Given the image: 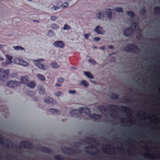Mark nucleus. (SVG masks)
<instances>
[{"label": "nucleus", "mask_w": 160, "mask_h": 160, "mask_svg": "<svg viewBox=\"0 0 160 160\" xmlns=\"http://www.w3.org/2000/svg\"><path fill=\"white\" fill-rule=\"evenodd\" d=\"M107 108L110 110L112 112L110 113V116L111 117L115 118L118 117V115L117 110L119 109L118 107L116 105L110 104L108 105V107L105 106H99L98 108L101 110H103L104 112L107 111Z\"/></svg>", "instance_id": "nucleus-1"}, {"label": "nucleus", "mask_w": 160, "mask_h": 160, "mask_svg": "<svg viewBox=\"0 0 160 160\" xmlns=\"http://www.w3.org/2000/svg\"><path fill=\"white\" fill-rule=\"evenodd\" d=\"M124 50L127 52H132L134 53L140 51L139 48L136 45L133 44H129L125 46Z\"/></svg>", "instance_id": "nucleus-2"}, {"label": "nucleus", "mask_w": 160, "mask_h": 160, "mask_svg": "<svg viewBox=\"0 0 160 160\" xmlns=\"http://www.w3.org/2000/svg\"><path fill=\"white\" fill-rule=\"evenodd\" d=\"M9 70L7 69L3 70L2 69H0V80L5 81L7 80L9 73Z\"/></svg>", "instance_id": "nucleus-3"}, {"label": "nucleus", "mask_w": 160, "mask_h": 160, "mask_svg": "<svg viewBox=\"0 0 160 160\" xmlns=\"http://www.w3.org/2000/svg\"><path fill=\"white\" fill-rule=\"evenodd\" d=\"M95 148L94 145H92L85 147V152H86L87 153L91 155H95L97 154L100 152L99 151L98 148H96V149L97 150L95 151V152H92L88 150L89 149H92L93 148Z\"/></svg>", "instance_id": "nucleus-4"}, {"label": "nucleus", "mask_w": 160, "mask_h": 160, "mask_svg": "<svg viewBox=\"0 0 160 160\" xmlns=\"http://www.w3.org/2000/svg\"><path fill=\"white\" fill-rule=\"evenodd\" d=\"M20 146L23 148L27 149H32L33 148L32 144L28 142L22 141L21 142Z\"/></svg>", "instance_id": "nucleus-5"}, {"label": "nucleus", "mask_w": 160, "mask_h": 160, "mask_svg": "<svg viewBox=\"0 0 160 160\" xmlns=\"http://www.w3.org/2000/svg\"><path fill=\"white\" fill-rule=\"evenodd\" d=\"M20 83V82L18 81H10L6 83V86L7 87H10L11 88H14L19 86Z\"/></svg>", "instance_id": "nucleus-6"}, {"label": "nucleus", "mask_w": 160, "mask_h": 160, "mask_svg": "<svg viewBox=\"0 0 160 160\" xmlns=\"http://www.w3.org/2000/svg\"><path fill=\"white\" fill-rule=\"evenodd\" d=\"M133 33V30L132 27L127 28L124 30V34L127 37L131 36Z\"/></svg>", "instance_id": "nucleus-7"}, {"label": "nucleus", "mask_w": 160, "mask_h": 160, "mask_svg": "<svg viewBox=\"0 0 160 160\" xmlns=\"http://www.w3.org/2000/svg\"><path fill=\"white\" fill-rule=\"evenodd\" d=\"M43 59H41L39 60H35V63L38 67L40 69L45 70L47 69V67L44 66L41 62V61H43Z\"/></svg>", "instance_id": "nucleus-8"}, {"label": "nucleus", "mask_w": 160, "mask_h": 160, "mask_svg": "<svg viewBox=\"0 0 160 160\" xmlns=\"http://www.w3.org/2000/svg\"><path fill=\"white\" fill-rule=\"evenodd\" d=\"M70 114L72 117H78L80 116L81 114L80 108L79 110L74 109L72 111Z\"/></svg>", "instance_id": "nucleus-9"}, {"label": "nucleus", "mask_w": 160, "mask_h": 160, "mask_svg": "<svg viewBox=\"0 0 160 160\" xmlns=\"http://www.w3.org/2000/svg\"><path fill=\"white\" fill-rule=\"evenodd\" d=\"M53 45L56 47L61 48H63L65 46L64 43L62 41H56L53 43Z\"/></svg>", "instance_id": "nucleus-10"}, {"label": "nucleus", "mask_w": 160, "mask_h": 160, "mask_svg": "<svg viewBox=\"0 0 160 160\" xmlns=\"http://www.w3.org/2000/svg\"><path fill=\"white\" fill-rule=\"evenodd\" d=\"M104 146L107 147H108L109 148V149H111V148H110V147H111V148H112V149H111V150L110 151H107V149L106 148H103L102 149V150L103 152H104L105 153H107L108 154H111V153H110L111 151L113 153H114L115 152L114 151V148H113V146H111L110 145H104Z\"/></svg>", "instance_id": "nucleus-11"}, {"label": "nucleus", "mask_w": 160, "mask_h": 160, "mask_svg": "<svg viewBox=\"0 0 160 160\" xmlns=\"http://www.w3.org/2000/svg\"><path fill=\"white\" fill-rule=\"evenodd\" d=\"M44 101L45 103L48 104H56V101L50 98L44 99Z\"/></svg>", "instance_id": "nucleus-12"}, {"label": "nucleus", "mask_w": 160, "mask_h": 160, "mask_svg": "<svg viewBox=\"0 0 160 160\" xmlns=\"http://www.w3.org/2000/svg\"><path fill=\"white\" fill-rule=\"evenodd\" d=\"M80 110L81 114L82 113H84L88 116H89V114H91L90 113V111L89 109L87 108L84 107L80 108Z\"/></svg>", "instance_id": "nucleus-13"}, {"label": "nucleus", "mask_w": 160, "mask_h": 160, "mask_svg": "<svg viewBox=\"0 0 160 160\" xmlns=\"http://www.w3.org/2000/svg\"><path fill=\"white\" fill-rule=\"evenodd\" d=\"M120 108L122 111L126 112V114L127 116H131L130 114H128V112H126L127 111H128V112H131V111L128 107L125 106H121Z\"/></svg>", "instance_id": "nucleus-14"}, {"label": "nucleus", "mask_w": 160, "mask_h": 160, "mask_svg": "<svg viewBox=\"0 0 160 160\" xmlns=\"http://www.w3.org/2000/svg\"><path fill=\"white\" fill-rule=\"evenodd\" d=\"M90 118H93L96 120L100 119L101 118V115L97 114H92L89 115Z\"/></svg>", "instance_id": "nucleus-15"}, {"label": "nucleus", "mask_w": 160, "mask_h": 160, "mask_svg": "<svg viewBox=\"0 0 160 160\" xmlns=\"http://www.w3.org/2000/svg\"><path fill=\"white\" fill-rule=\"evenodd\" d=\"M112 10L111 9H108L106 10V12L107 13V15L108 18L110 19L111 20L112 16Z\"/></svg>", "instance_id": "nucleus-16"}, {"label": "nucleus", "mask_w": 160, "mask_h": 160, "mask_svg": "<svg viewBox=\"0 0 160 160\" xmlns=\"http://www.w3.org/2000/svg\"><path fill=\"white\" fill-rule=\"evenodd\" d=\"M28 76L26 75L21 78V83L26 84L28 83Z\"/></svg>", "instance_id": "nucleus-17"}, {"label": "nucleus", "mask_w": 160, "mask_h": 160, "mask_svg": "<svg viewBox=\"0 0 160 160\" xmlns=\"http://www.w3.org/2000/svg\"><path fill=\"white\" fill-rule=\"evenodd\" d=\"M41 151L45 153H50L51 152V150L48 148L46 147H42L41 148Z\"/></svg>", "instance_id": "nucleus-18"}, {"label": "nucleus", "mask_w": 160, "mask_h": 160, "mask_svg": "<svg viewBox=\"0 0 160 160\" xmlns=\"http://www.w3.org/2000/svg\"><path fill=\"white\" fill-rule=\"evenodd\" d=\"M6 57L7 60L5 62V65H8L12 63V57L9 55H6Z\"/></svg>", "instance_id": "nucleus-19"}, {"label": "nucleus", "mask_w": 160, "mask_h": 160, "mask_svg": "<svg viewBox=\"0 0 160 160\" xmlns=\"http://www.w3.org/2000/svg\"><path fill=\"white\" fill-rule=\"evenodd\" d=\"M87 140L88 142H94L96 143V144H95L96 146H98V141L97 140L94 138L93 137H88L86 139Z\"/></svg>", "instance_id": "nucleus-20"}, {"label": "nucleus", "mask_w": 160, "mask_h": 160, "mask_svg": "<svg viewBox=\"0 0 160 160\" xmlns=\"http://www.w3.org/2000/svg\"><path fill=\"white\" fill-rule=\"evenodd\" d=\"M95 31L97 33L102 34V28L99 26H97L95 29Z\"/></svg>", "instance_id": "nucleus-21"}, {"label": "nucleus", "mask_w": 160, "mask_h": 160, "mask_svg": "<svg viewBox=\"0 0 160 160\" xmlns=\"http://www.w3.org/2000/svg\"><path fill=\"white\" fill-rule=\"evenodd\" d=\"M49 111L52 113V114L57 113L58 114H60L61 113V112L59 110L55 109L53 108H51L49 109Z\"/></svg>", "instance_id": "nucleus-22"}, {"label": "nucleus", "mask_w": 160, "mask_h": 160, "mask_svg": "<svg viewBox=\"0 0 160 160\" xmlns=\"http://www.w3.org/2000/svg\"><path fill=\"white\" fill-rule=\"evenodd\" d=\"M27 84L28 86L32 88H34L36 85L35 82L34 81L30 82Z\"/></svg>", "instance_id": "nucleus-23"}, {"label": "nucleus", "mask_w": 160, "mask_h": 160, "mask_svg": "<svg viewBox=\"0 0 160 160\" xmlns=\"http://www.w3.org/2000/svg\"><path fill=\"white\" fill-rule=\"evenodd\" d=\"M154 13L157 15L160 14V7H156L153 9Z\"/></svg>", "instance_id": "nucleus-24"}, {"label": "nucleus", "mask_w": 160, "mask_h": 160, "mask_svg": "<svg viewBox=\"0 0 160 160\" xmlns=\"http://www.w3.org/2000/svg\"><path fill=\"white\" fill-rule=\"evenodd\" d=\"M64 149H65V151H71L73 153H77V151L75 149H74L71 148H68V147H64Z\"/></svg>", "instance_id": "nucleus-25"}, {"label": "nucleus", "mask_w": 160, "mask_h": 160, "mask_svg": "<svg viewBox=\"0 0 160 160\" xmlns=\"http://www.w3.org/2000/svg\"><path fill=\"white\" fill-rule=\"evenodd\" d=\"M84 74L86 76L89 78L91 79L94 78L93 76L88 72L85 71L84 72Z\"/></svg>", "instance_id": "nucleus-26"}, {"label": "nucleus", "mask_w": 160, "mask_h": 160, "mask_svg": "<svg viewBox=\"0 0 160 160\" xmlns=\"http://www.w3.org/2000/svg\"><path fill=\"white\" fill-rule=\"evenodd\" d=\"M22 60V59L20 58H16L14 59L13 62L16 64L20 65Z\"/></svg>", "instance_id": "nucleus-27"}, {"label": "nucleus", "mask_w": 160, "mask_h": 160, "mask_svg": "<svg viewBox=\"0 0 160 160\" xmlns=\"http://www.w3.org/2000/svg\"><path fill=\"white\" fill-rule=\"evenodd\" d=\"M97 16L99 19H103L104 17V13L99 12L97 14Z\"/></svg>", "instance_id": "nucleus-28"}, {"label": "nucleus", "mask_w": 160, "mask_h": 160, "mask_svg": "<svg viewBox=\"0 0 160 160\" xmlns=\"http://www.w3.org/2000/svg\"><path fill=\"white\" fill-rule=\"evenodd\" d=\"M127 13L128 15L132 18H133L135 17L134 13L132 11H128Z\"/></svg>", "instance_id": "nucleus-29"}, {"label": "nucleus", "mask_w": 160, "mask_h": 160, "mask_svg": "<svg viewBox=\"0 0 160 160\" xmlns=\"http://www.w3.org/2000/svg\"><path fill=\"white\" fill-rule=\"evenodd\" d=\"M36 76L42 81H44L45 79L44 76L41 74H38L36 75Z\"/></svg>", "instance_id": "nucleus-30"}, {"label": "nucleus", "mask_w": 160, "mask_h": 160, "mask_svg": "<svg viewBox=\"0 0 160 160\" xmlns=\"http://www.w3.org/2000/svg\"><path fill=\"white\" fill-rule=\"evenodd\" d=\"M13 47L15 50H25V49L23 48L20 46H13Z\"/></svg>", "instance_id": "nucleus-31"}, {"label": "nucleus", "mask_w": 160, "mask_h": 160, "mask_svg": "<svg viewBox=\"0 0 160 160\" xmlns=\"http://www.w3.org/2000/svg\"><path fill=\"white\" fill-rule=\"evenodd\" d=\"M81 84L86 87H88L89 85V84L87 82L84 80H82L81 82Z\"/></svg>", "instance_id": "nucleus-32"}, {"label": "nucleus", "mask_w": 160, "mask_h": 160, "mask_svg": "<svg viewBox=\"0 0 160 160\" xmlns=\"http://www.w3.org/2000/svg\"><path fill=\"white\" fill-rule=\"evenodd\" d=\"M139 13L140 15L142 16H144L146 13V10L144 8L142 9L139 11Z\"/></svg>", "instance_id": "nucleus-33"}, {"label": "nucleus", "mask_w": 160, "mask_h": 160, "mask_svg": "<svg viewBox=\"0 0 160 160\" xmlns=\"http://www.w3.org/2000/svg\"><path fill=\"white\" fill-rule=\"evenodd\" d=\"M110 98L112 99H117L118 98V96L115 93L112 94L111 95Z\"/></svg>", "instance_id": "nucleus-34"}, {"label": "nucleus", "mask_w": 160, "mask_h": 160, "mask_svg": "<svg viewBox=\"0 0 160 160\" xmlns=\"http://www.w3.org/2000/svg\"><path fill=\"white\" fill-rule=\"evenodd\" d=\"M51 66L53 68H57L59 67V65L56 62H54L52 63L51 64Z\"/></svg>", "instance_id": "nucleus-35"}, {"label": "nucleus", "mask_w": 160, "mask_h": 160, "mask_svg": "<svg viewBox=\"0 0 160 160\" xmlns=\"http://www.w3.org/2000/svg\"><path fill=\"white\" fill-rule=\"evenodd\" d=\"M54 158L57 160H63V158L59 155H56L54 157Z\"/></svg>", "instance_id": "nucleus-36"}, {"label": "nucleus", "mask_w": 160, "mask_h": 160, "mask_svg": "<svg viewBox=\"0 0 160 160\" xmlns=\"http://www.w3.org/2000/svg\"><path fill=\"white\" fill-rule=\"evenodd\" d=\"M20 65H22L24 66H26L28 65V63L27 62L23 60L22 59Z\"/></svg>", "instance_id": "nucleus-37"}, {"label": "nucleus", "mask_w": 160, "mask_h": 160, "mask_svg": "<svg viewBox=\"0 0 160 160\" xmlns=\"http://www.w3.org/2000/svg\"><path fill=\"white\" fill-rule=\"evenodd\" d=\"M116 11L119 12H123V10L122 8L120 7H117L115 8Z\"/></svg>", "instance_id": "nucleus-38"}, {"label": "nucleus", "mask_w": 160, "mask_h": 160, "mask_svg": "<svg viewBox=\"0 0 160 160\" xmlns=\"http://www.w3.org/2000/svg\"><path fill=\"white\" fill-rule=\"evenodd\" d=\"M39 92L40 94H43L45 92V89L43 88H41L39 89Z\"/></svg>", "instance_id": "nucleus-39"}, {"label": "nucleus", "mask_w": 160, "mask_h": 160, "mask_svg": "<svg viewBox=\"0 0 160 160\" xmlns=\"http://www.w3.org/2000/svg\"><path fill=\"white\" fill-rule=\"evenodd\" d=\"M63 29L64 30H69L71 29V28L70 26L68 25L67 24H66L64 25V27L63 28Z\"/></svg>", "instance_id": "nucleus-40"}, {"label": "nucleus", "mask_w": 160, "mask_h": 160, "mask_svg": "<svg viewBox=\"0 0 160 160\" xmlns=\"http://www.w3.org/2000/svg\"><path fill=\"white\" fill-rule=\"evenodd\" d=\"M47 35L50 37H52L54 35L53 32L51 30H49L48 31Z\"/></svg>", "instance_id": "nucleus-41"}, {"label": "nucleus", "mask_w": 160, "mask_h": 160, "mask_svg": "<svg viewBox=\"0 0 160 160\" xmlns=\"http://www.w3.org/2000/svg\"><path fill=\"white\" fill-rule=\"evenodd\" d=\"M51 27L53 29H57L59 28L58 26L56 24H52Z\"/></svg>", "instance_id": "nucleus-42"}, {"label": "nucleus", "mask_w": 160, "mask_h": 160, "mask_svg": "<svg viewBox=\"0 0 160 160\" xmlns=\"http://www.w3.org/2000/svg\"><path fill=\"white\" fill-rule=\"evenodd\" d=\"M88 62H89L92 63L93 65H95L97 63V62L95 61L92 59H89Z\"/></svg>", "instance_id": "nucleus-43"}, {"label": "nucleus", "mask_w": 160, "mask_h": 160, "mask_svg": "<svg viewBox=\"0 0 160 160\" xmlns=\"http://www.w3.org/2000/svg\"><path fill=\"white\" fill-rule=\"evenodd\" d=\"M68 6V4L67 2H64L62 4L61 6L62 8H65L67 7Z\"/></svg>", "instance_id": "nucleus-44"}, {"label": "nucleus", "mask_w": 160, "mask_h": 160, "mask_svg": "<svg viewBox=\"0 0 160 160\" xmlns=\"http://www.w3.org/2000/svg\"><path fill=\"white\" fill-rule=\"evenodd\" d=\"M136 37L137 38L141 39L142 38V35L141 33H138Z\"/></svg>", "instance_id": "nucleus-45"}, {"label": "nucleus", "mask_w": 160, "mask_h": 160, "mask_svg": "<svg viewBox=\"0 0 160 160\" xmlns=\"http://www.w3.org/2000/svg\"><path fill=\"white\" fill-rule=\"evenodd\" d=\"M28 94L30 96H32L34 95V93L32 91H29L28 92Z\"/></svg>", "instance_id": "nucleus-46"}, {"label": "nucleus", "mask_w": 160, "mask_h": 160, "mask_svg": "<svg viewBox=\"0 0 160 160\" xmlns=\"http://www.w3.org/2000/svg\"><path fill=\"white\" fill-rule=\"evenodd\" d=\"M62 93L60 91H58L55 93V95L57 96H59L61 95Z\"/></svg>", "instance_id": "nucleus-47"}, {"label": "nucleus", "mask_w": 160, "mask_h": 160, "mask_svg": "<svg viewBox=\"0 0 160 160\" xmlns=\"http://www.w3.org/2000/svg\"><path fill=\"white\" fill-rule=\"evenodd\" d=\"M132 26L135 28H136V27L138 26V24L137 22H133L132 23Z\"/></svg>", "instance_id": "nucleus-48"}, {"label": "nucleus", "mask_w": 160, "mask_h": 160, "mask_svg": "<svg viewBox=\"0 0 160 160\" xmlns=\"http://www.w3.org/2000/svg\"><path fill=\"white\" fill-rule=\"evenodd\" d=\"M59 8L58 7H56V6H53L52 8V10H56L59 9Z\"/></svg>", "instance_id": "nucleus-49"}, {"label": "nucleus", "mask_w": 160, "mask_h": 160, "mask_svg": "<svg viewBox=\"0 0 160 160\" xmlns=\"http://www.w3.org/2000/svg\"><path fill=\"white\" fill-rule=\"evenodd\" d=\"M69 92L70 93H72L73 94H75L76 93V92L75 90H70L69 91Z\"/></svg>", "instance_id": "nucleus-50"}, {"label": "nucleus", "mask_w": 160, "mask_h": 160, "mask_svg": "<svg viewBox=\"0 0 160 160\" xmlns=\"http://www.w3.org/2000/svg\"><path fill=\"white\" fill-rule=\"evenodd\" d=\"M57 17L55 16H53L51 17V20L54 21L57 19Z\"/></svg>", "instance_id": "nucleus-51"}, {"label": "nucleus", "mask_w": 160, "mask_h": 160, "mask_svg": "<svg viewBox=\"0 0 160 160\" xmlns=\"http://www.w3.org/2000/svg\"><path fill=\"white\" fill-rule=\"evenodd\" d=\"M94 39L95 41H98L100 40V38L99 37H96L94 38Z\"/></svg>", "instance_id": "nucleus-52"}, {"label": "nucleus", "mask_w": 160, "mask_h": 160, "mask_svg": "<svg viewBox=\"0 0 160 160\" xmlns=\"http://www.w3.org/2000/svg\"><path fill=\"white\" fill-rule=\"evenodd\" d=\"M64 81V79L63 78H60L58 80V81L59 82H62Z\"/></svg>", "instance_id": "nucleus-53"}, {"label": "nucleus", "mask_w": 160, "mask_h": 160, "mask_svg": "<svg viewBox=\"0 0 160 160\" xmlns=\"http://www.w3.org/2000/svg\"><path fill=\"white\" fill-rule=\"evenodd\" d=\"M125 100L127 102H130L131 101V99L129 98H127L125 99Z\"/></svg>", "instance_id": "nucleus-54"}, {"label": "nucleus", "mask_w": 160, "mask_h": 160, "mask_svg": "<svg viewBox=\"0 0 160 160\" xmlns=\"http://www.w3.org/2000/svg\"><path fill=\"white\" fill-rule=\"evenodd\" d=\"M89 36V35L88 34H86L85 35V38L87 39H88Z\"/></svg>", "instance_id": "nucleus-55"}, {"label": "nucleus", "mask_w": 160, "mask_h": 160, "mask_svg": "<svg viewBox=\"0 0 160 160\" xmlns=\"http://www.w3.org/2000/svg\"><path fill=\"white\" fill-rule=\"evenodd\" d=\"M3 139L2 137L0 138V143H3Z\"/></svg>", "instance_id": "nucleus-56"}, {"label": "nucleus", "mask_w": 160, "mask_h": 160, "mask_svg": "<svg viewBox=\"0 0 160 160\" xmlns=\"http://www.w3.org/2000/svg\"><path fill=\"white\" fill-rule=\"evenodd\" d=\"M108 48L110 49H114V47L112 45H109L108 47Z\"/></svg>", "instance_id": "nucleus-57"}, {"label": "nucleus", "mask_w": 160, "mask_h": 160, "mask_svg": "<svg viewBox=\"0 0 160 160\" xmlns=\"http://www.w3.org/2000/svg\"><path fill=\"white\" fill-rule=\"evenodd\" d=\"M55 85L57 86L60 87L61 86V85L59 83H56Z\"/></svg>", "instance_id": "nucleus-58"}, {"label": "nucleus", "mask_w": 160, "mask_h": 160, "mask_svg": "<svg viewBox=\"0 0 160 160\" xmlns=\"http://www.w3.org/2000/svg\"><path fill=\"white\" fill-rule=\"evenodd\" d=\"M100 48L102 50H104L105 49V47L104 46L103 47H101Z\"/></svg>", "instance_id": "nucleus-59"}, {"label": "nucleus", "mask_w": 160, "mask_h": 160, "mask_svg": "<svg viewBox=\"0 0 160 160\" xmlns=\"http://www.w3.org/2000/svg\"><path fill=\"white\" fill-rule=\"evenodd\" d=\"M120 121L121 122H124V119L123 118H121Z\"/></svg>", "instance_id": "nucleus-60"}, {"label": "nucleus", "mask_w": 160, "mask_h": 160, "mask_svg": "<svg viewBox=\"0 0 160 160\" xmlns=\"http://www.w3.org/2000/svg\"><path fill=\"white\" fill-rule=\"evenodd\" d=\"M115 54V53H112L110 54L109 55V56H111L112 55H113V54Z\"/></svg>", "instance_id": "nucleus-61"}, {"label": "nucleus", "mask_w": 160, "mask_h": 160, "mask_svg": "<svg viewBox=\"0 0 160 160\" xmlns=\"http://www.w3.org/2000/svg\"><path fill=\"white\" fill-rule=\"evenodd\" d=\"M6 146L8 148L9 147V145L8 144H6Z\"/></svg>", "instance_id": "nucleus-62"}, {"label": "nucleus", "mask_w": 160, "mask_h": 160, "mask_svg": "<svg viewBox=\"0 0 160 160\" xmlns=\"http://www.w3.org/2000/svg\"><path fill=\"white\" fill-rule=\"evenodd\" d=\"M3 59V58H0V60H2Z\"/></svg>", "instance_id": "nucleus-63"}, {"label": "nucleus", "mask_w": 160, "mask_h": 160, "mask_svg": "<svg viewBox=\"0 0 160 160\" xmlns=\"http://www.w3.org/2000/svg\"><path fill=\"white\" fill-rule=\"evenodd\" d=\"M34 21L38 22V21L36 20H34Z\"/></svg>", "instance_id": "nucleus-64"}]
</instances>
